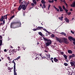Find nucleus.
<instances>
[{"label":"nucleus","mask_w":75,"mask_h":75,"mask_svg":"<svg viewBox=\"0 0 75 75\" xmlns=\"http://www.w3.org/2000/svg\"><path fill=\"white\" fill-rule=\"evenodd\" d=\"M70 6L73 7H75V1L73 2L72 4L70 5Z\"/></svg>","instance_id":"9d476101"},{"label":"nucleus","mask_w":75,"mask_h":75,"mask_svg":"<svg viewBox=\"0 0 75 75\" xmlns=\"http://www.w3.org/2000/svg\"><path fill=\"white\" fill-rule=\"evenodd\" d=\"M70 64H71V66H74L75 65L74 64V63L72 62H70Z\"/></svg>","instance_id":"b1692460"},{"label":"nucleus","mask_w":75,"mask_h":75,"mask_svg":"<svg viewBox=\"0 0 75 75\" xmlns=\"http://www.w3.org/2000/svg\"><path fill=\"white\" fill-rule=\"evenodd\" d=\"M4 19H6V20H7V15H5L4 16H2V17H1V18H0V21L1 22L3 21L4 23V21H5Z\"/></svg>","instance_id":"7ed1b4c3"},{"label":"nucleus","mask_w":75,"mask_h":75,"mask_svg":"<svg viewBox=\"0 0 75 75\" xmlns=\"http://www.w3.org/2000/svg\"><path fill=\"white\" fill-rule=\"evenodd\" d=\"M43 6L44 8H45V7H46V6H45V4H43Z\"/></svg>","instance_id":"58836bf2"},{"label":"nucleus","mask_w":75,"mask_h":75,"mask_svg":"<svg viewBox=\"0 0 75 75\" xmlns=\"http://www.w3.org/2000/svg\"><path fill=\"white\" fill-rule=\"evenodd\" d=\"M44 28L38 26L37 28V30H41V29Z\"/></svg>","instance_id":"9b49d317"},{"label":"nucleus","mask_w":75,"mask_h":75,"mask_svg":"<svg viewBox=\"0 0 75 75\" xmlns=\"http://www.w3.org/2000/svg\"><path fill=\"white\" fill-rule=\"evenodd\" d=\"M22 4H23V2H21V4H20L19 7L18 8V10L19 11H20V10H21V8L22 9Z\"/></svg>","instance_id":"0eeeda50"},{"label":"nucleus","mask_w":75,"mask_h":75,"mask_svg":"<svg viewBox=\"0 0 75 75\" xmlns=\"http://www.w3.org/2000/svg\"><path fill=\"white\" fill-rule=\"evenodd\" d=\"M9 53H11V52H12V50L11 49L9 50Z\"/></svg>","instance_id":"2f4dec72"},{"label":"nucleus","mask_w":75,"mask_h":75,"mask_svg":"<svg viewBox=\"0 0 75 75\" xmlns=\"http://www.w3.org/2000/svg\"><path fill=\"white\" fill-rule=\"evenodd\" d=\"M40 44V43H39V42H38L37 43V45H38V44Z\"/></svg>","instance_id":"338daca9"},{"label":"nucleus","mask_w":75,"mask_h":75,"mask_svg":"<svg viewBox=\"0 0 75 75\" xmlns=\"http://www.w3.org/2000/svg\"><path fill=\"white\" fill-rule=\"evenodd\" d=\"M31 6H34V4L33 3H32L31 4Z\"/></svg>","instance_id":"c03bdc74"},{"label":"nucleus","mask_w":75,"mask_h":75,"mask_svg":"<svg viewBox=\"0 0 75 75\" xmlns=\"http://www.w3.org/2000/svg\"><path fill=\"white\" fill-rule=\"evenodd\" d=\"M67 52L69 54H72V51L71 50H68Z\"/></svg>","instance_id":"ddd939ff"},{"label":"nucleus","mask_w":75,"mask_h":75,"mask_svg":"<svg viewBox=\"0 0 75 75\" xmlns=\"http://www.w3.org/2000/svg\"><path fill=\"white\" fill-rule=\"evenodd\" d=\"M64 10H65L66 13H67V12H68V10L66 9H64Z\"/></svg>","instance_id":"49530a36"},{"label":"nucleus","mask_w":75,"mask_h":75,"mask_svg":"<svg viewBox=\"0 0 75 75\" xmlns=\"http://www.w3.org/2000/svg\"><path fill=\"white\" fill-rule=\"evenodd\" d=\"M23 1V4H25H25H26L27 3L26 1Z\"/></svg>","instance_id":"aec40b11"},{"label":"nucleus","mask_w":75,"mask_h":75,"mask_svg":"<svg viewBox=\"0 0 75 75\" xmlns=\"http://www.w3.org/2000/svg\"><path fill=\"white\" fill-rule=\"evenodd\" d=\"M71 56L72 58H73V57H75V55L74 54H72V55H71Z\"/></svg>","instance_id":"c85d7f7f"},{"label":"nucleus","mask_w":75,"mask_h":75,"mask_svg":"<svg viewBox=\"0 0 75 75\" xmlns=\"http://www.w3.org/2000/svg\"><path fill=\"white\" fill-rule=\"evenodd\" d=\"M42 58H46V57H45V56L43 57Z\"/></svg>","instance_id":"e2e57ef3"},{"label":"nucleus","mask_w":75,"mask_h":75,"mask_svg":"<svg viewBox=\"0 0 75 75\" xmlns=\"http://www.w3.org/2000/svg\"><path fill=\"white\" fill-rule=\"evenodd\" d=\"M64 18V17L63 16H62L61 17H59L58 18L59 19V20H60L61 21H62L63 20V18Z\"/></svg>","instance_id":"f3484780"},{"label":"nucleus","mask_w":75,"mask_h":75,"mask_svg":"<svg viewBox=\"0 0 75 75\" xmlns=\"http://www.w3.org/2000/svg\"><path fill=\"white\" fill-rule=\"evenodd\" d=\"M59 9L60 11H63V9H62V8H61V7L60 6H59Z\"/></svg>","instance_id":"a211bd4d"},{"label":"nucleus","mask_w":75,"mask_h":75,"mask_svg":"<svg viewBox=\"0 0 75 75\" xmlns=\"http://www.w3.org/2000/svg\"><path fill=\"white\" fill-rule=\"evenodd\" d=\"M64 65L65 66H68V64L67 63H64Z\"/></svg>","instance_id":"e433bc0d"},{"label":"nucleus","mask_w":75,"mask_h":75,"mask_svg":"<svg viewBox=\"0 0 75 75\" xmlns=\"http://www.w3.org/2000/svg\"><path fill=\"white\" fill-rule=\"evenodd\" d=\"M3 23H1L0 24V25H4V24H5V21H4V23L3 22Z\"/></svg>","instance_id":"bb28decb"},{"label":"nucleus","mask_w":75,"mask_h":75,"mask_svg":"<svg viewBox=\"0 0 75 75\" xmlns=\"http://www.w3.org/2000/svg\"><path fill=\"white\" fill-rule=\"evenodd\" d=\"M64 57V58H65V59H67V56L66 55L64 54L63 55Z\"/></svg>","instance_id":"4be33fe9"},{"label":"nucleus","mask_w":75,"mask_h":75,"mask_svg":"<svg viewBox=\"0 0 75 75\" xmlns=\"http://www.w3.org/2000/svg\"><path fill=\"white\" fill-rule=\"evenodd\" d=\"M42 37L45 40V41L47 42L46 43V47H48V46H50V45H51V44H52V41H51V40L48 39L47 38H44L43 37Z\"/></svg>","instance_id":"f257e3e1"},{"label":"nucleus","mask_w":75,"mask_h":75,"mask_svg":"<svg viewBox=\"0 0 75 75\" xmlns=\"http://www.w3.org/2000/svg\"><path fill=\"white\" fill-rule=\"evenodd\" d=\"M2 45V40H0V46Z\"/></svg>","instance_id":"393cba45"},{"label":"nucleus","mask_w":75,"mask_h":75,"mask_svg":"<svg viewBox=\"0 0 75 75\" xmlns=\"http://www.w3.org/2000/svg\"><path fill=\"white\" fill-rule=\"evenodd\" d=\"M65 20L66 23H69V19L67 18H65Z\"/></svg>","instance_id":"dca6fc26"},{"label":"nucleus","mask_w":75,"mask_h":75,"mask_svg":"<svg viewBox=\"0 0 75 75\" xmlns=\"http://www.w3.org/2000/svg\"><path fill=\"white\" fill-rule=\"evenodd\" d=\"M54 61L55 62H57L58 61V59H57L56 57H54Z\"/></svg>","instance_id":"f8f14e48"},{"label":"nucleus","mask_w":75,"mask_h":75,"mask_svg":"<svg viewBox=\"0 0 75 75\" xmlns=\"http://www.w3.org/2000/svg\"><path fill=\"white\" fill-rule=\"evenodd\" d=\"M21 57L20 56H19L18 57H17V59H20V57Z\"/></svg>","instance_id":"de8ad7c7"},{"label":"nucleus","mask_w":75,"mask_h":75,"mask_svg":"<svg viewBox=\"0 0 75 75\" xmlns=\"http://www.w3.org/2000/svg\"><path fill=\"white\" fill-rule=\"evenodd\" d=\"M62 7H63V8L64 9V10H65V6H64L63 5L62 6Z\"/></svg>","instance_id":"ea45409f"},{"label":"nucleus","mask_w":75,"mask_h":75,"mask_svg":"<svg viewBox=\"0 0 75 75\" xmlns=\"http://www.w3.org/2000/svg\"><path fill=\"white\" fill-rule=\"evenodd\" d=\"M13 69V67L10 68V70H11V69Z\"/></svg>","instance_id":"4d7b16f0"},{"label":"nucleus","mask_w":75,"mask_h":75,"mask_svg":"<svg viewBox=\"0 0 75 75\" xmlns=\"http://www.w3.org/2000/svg\"><path fill=\"white\" fill-rule=\"evenodd\" d=\"M66 61L67 62H68V61H69V60H68V59L66 60Z\"/></svg>","instance_id":"680f3d73"},{"label":"nucleus","mask_w":75,"mask_h":75,"mask_svg":"<svg viewBox=\"0 0 75 75\" xmlns=\"http://www.w3.org/2000/svg\"><path fill=\"white\" fill-rule=\"evenodd\" d=\"M72 58V56L71 55H69V59H71V58Z\"/></svg>","instance_id":"7c9ffc66"},{"label":"nucleus","mask_w":75,"mask_h":75,"mask_svg":"<svg viewBox=\"0 0 75 75\" xmlns=\"http://www.w3.org/2000/svg\"><path fill=\"white\" fill-rule=\"evenodd\" d=\"M63 1H63L64 3V4L66 3V1H65L64 0H63Z\"/></svg>","instance_id":"864d4df0"},{"label":"nucleus","mask_w":75,"mask_h":75,"mask_svg":"<svg viewBox=\"0 0 75 75\" xmlns=\"http://www.w3.org/2000/svg\"><path fill=\"white\" fill-rule=\"evenodd\" d=\"M68 38L69 40L70 41H72L71 40H72V41H75V39L73 38L71 36H69V37Z\"/></svg>","instance_id":"6e6552de"},{"label":"nucleus","mask_w":75,"mask_h":75,"mask_svg":"<svg viewBox=\"0 0 75 75\" xmlns=\"http://www.w3.org/2000/svg\"><path fill=\"white\" fill-rule=\"evenodd\" d=\"M63 42H64L65 44H68V40L65 38H63Z\"/></svg>","instance_id":"39448f33"},{"label":"nucleus","mask_w":75,"mask_h":75,"mask_svg":"<svg viewBox=\"0 0 75 75\" xmlns=\"http://www.w3.org/2000/svg\"><path fill=\"white\" fill-rule=\"evenodd\" d=\"M33 30L34 31H37V28L36 29H33Z\"/></svg>","instance_id":"a18cd8bd"},{"label":"nucleus","mask_w":75,"mask_h":75,"mask_svg":"<svg viewBox=\"0 0 75 75\" xmlns=\"http://www.w3.org/2000/svg\"><path fill=\"white\" fill-rule=\"evenodd\" d=\"M7 65H8L7 63L6 64L5 66H6V67H7Z\"/></svg>","instance_id":"774afa93"},{"label":"nucleus","mask_w":75,"mask_h":75,"mask_svg":"<svg viewBox=\"0 0 75 75\" xmlns=\"http://www.w3.org/2000/svg\"><path fill=\"white\" fill-rule=\"evenodd\" d=\"M16 60H18V59H17V58H16L15 59L13 60V63L14 64V62L15 64V66H16V63H15V62H14V60L16 61Z\"/></svg>","instance_id":"cd10ccee"},{"label":"nucleus","mask_w":75,"mask_h":75,"mask_svg":"<svg viewBox=\"0 0 75 75\" xmlns=\"http://www.w3.org/2000/svg\"><path fill=\"white\" fill-rule=\"evenodd\" d=\"M22 1V0H19V4H21V1Z\"/></svg>","instance_id":"c756f323"},{"label":"nucleus","mask_w":75,"mask_h":75,"mask_svg":"<svg viewBox=\"0 0 75 75\" xmlns=\"http://www.w3.org/2000/svg\"><path fill=\"white\" fill-rule=\"evenodd\" d=\"M61 54H62V55H64V52H61V51L60 52Z\"/></svg>","instance_id":"473e14b6"},{"label":"nucleus","mask_w":75,"mask_h":75,"mask_svg":"<svg viewBox=\"0 0 75 75\" xmlns=\"http://www.w3.org/2000/svg\"><path fill=\"white\" fill-rule=\"evenodd\" d=\"M41 2L42 4H45V1L44 0H42L41 1Z\"/></svg>","instance_id":"412c9836"},{"label":"nucleus","mask_w":75,"mask_h":75,"mask_svg":"<svg viewBox=\"0 0 75 75\" xmlns=\"http://www.w3.org/2000/svg\"><path fill=\"white\" fill-rule=\"evenodd\" d=\"M51 37H52L54 38V37H55V36L54 35V34H52L51 35Z\"/></svg>","instance_id":"72a5a7b5"},{"label":"nucleus","mask_w":75,"mask_h":75,"mask_svg":"<svg viewBox=\"0 0 75 75\" xmlns=\"http://www.w3.org/2000/svg\"><path fill=\"white\" fill-rule=\"evenodd\" d=\"M63 35H64V36H66V33H64Z\"/></svg>","instance_id":"052dcab7"},{"label":"nucleus","mask_w":75,"mask_h":75,"mask_svg":"<svg viewBox=\"0 0 75 75\" xmlns=\"http://www.w3.org/2000/svg\"><path fill=\"white\" fill-rule=\"evenodd\" d=\"M2 38H3V37H2V36L0 35V39L1 40Z\"/></svg>","instance_id":"3c124183"},{"label":"nucleus","mask_w":75,"mask_h":75,"mask_svg":"<svg viewBox=\"0 0 75 75\" xmlns=\"http://www.w3.org/2000/svg\"><path fill=\"white\" fill-rule=\"evenodd\" d=\"M14 11H15V9L13 10L12 11V14H14Z\"/></svg>","instance_id":"79ce46f5"},{"label":"nucleus","mask_w":75,"mask_h":75,"mask_svg":"<svg viewBox=\"0 0 75 75\" xmlns=\"http://www.w3.org/2000/svg\"><path fill=\"white\" fill-rule=\"evenodd\" d=\"M22 8L23 10H25L27 8L25 7V5L22 4Z\"/></svg>","instance_id":"1a4fd4ad"},{"label":"nucleus","mask_w":75,"mask_h":75,"mask_svg":"<svg viewBox=\"0 0 75 75\" xmlns=\"http://www.w3.org/2000/svg\"><path fill=\"white\" fill-rule=\"evenodd\" d=\"M48 35H49V34H48V33H46V36H47Z\"/></svg>","instance_id":"0e129e2a"},{"label":"nucleus","mask_w":75,"mask_h":75,"mask_svg":"<svg viewBox=\"0 0 75 75\" xmlns=\"http://www.w3.org/2000/svg\"><path fill=\"white\" fill-rule=\"evenodd\" d=\"M71 33H72V34H74V32L72 31L71 30Z\"/></svg>","instance_id":"5fc2aeb1"},{"label":"nucleus","mask_w":75,"mask_h":75,"mask_svg":"<svg viewBox=\"0 0 75 75\" xmlns=\"http://www.w3.org/2000/svg\"><path fill=\"white\" fill-rule=\"evenodd\" d=\"M46 32L47 33H48V34H50V33L49 32H48L47 30Z\"/></svg>","instance_id":"13d9d810"},{"label":"nucleus","mask_w":75,"mask_h":75,"mask_svg":"<svg viewBox=\"0 0 75 75\" xmlns=\"http://www.w3.org/2000/svg\"><path fill=\"white\" fill-rule=\"evenodd\" d=\"M14 75H17V73H16V64L14 62Z\"/></svg>","instance_id":"423d86ee"},{"label":"nucleus","mask_w":75,"mask_h":75,"mask_svg":"<svg viewBox=\"0 0 75 75\" xmlns=\"http://www.w3.org/2000/svg\"><path fill=\"white\" fill-rule=\"evenodd\" d=\"M4 52H6V51H7V50H6V49H5V50H4Z\"/></svg>","instance_id":"69168bd1"},{"label":"nucleus","mask_w":75,"mask_h":75,"mask_svg":"<svg viewBox=\"0 0 75 75\" xmlns=\"http://www.w3.org/2000/svg\"><path fill=\"white\" fill-rule=\"evenodd\" d=\"M55 10H57V11H59V9H58V8H56L55 9Z\"/></svg>","instance_id":"a19ab883"},{"label":"nucleus","mask_w":75,"mask_h":75,"mask_svg":"<svg viewBox=\"0 0 75 75\" xmlns=\"http://www.w3.org/2000/svg\"><path fill=\"white\" fill-rule=\"evenodd\" d=\"M36 58L37 59V58H38V59L39 60H41V58H40V57H39L38 58V57H36Z\"/></svg>","instance_id":"c9c22d12"},{"label":"nucleus","mask_w":75,"mask_h":75,"mask_svg":"<svg viewBox=\"0 0 75 75\" xmlns=\"http://www.w3.org/2000/svg\"><path fill=\"white\" fill-rule=\"evenodd\" d=\"M48 2L50 3H54V1L53 0H52V1H48Z\"/></svg>","instance_id":"a878e982"},{"label":"nucleus","mask_w":75,"mask_h":75,"mask_svg":"<svg viewBox=\"0 0 75 75\" xmlns=\"http://www.w3.org/2000/svg\"><path fill=\"white\" fill-rule=\"evenodd\" d=\"M7 58H8V61H10V57H8Z\"/></svg>","instance_id":"f704fd0d"},{"label":"nucleus","mask_w":75,"mask_h":75,"mask_svg":"<svg viewBox=\"0 0 75 75\" xmlns=\"http://www.w3.org/2000/svg\"><path fill=\"white\" fill-rule=\"evenodd\" d=\"M9 47L10 48H13V47H12V46H11V45H10Z\"/></svg>","instance_id":"6e6d98bb"},{"label":"nucleus","mask_w":75,"mask_h":75,"mask_svg":"<svg viewBox=\"0 0 75 75\" xmlns=\"http://www.w3.org/2000/svg\"><path fill=\"white\" fill-rule=\"evenodd\" d=\"M71 14V12H70L69 13H68V14L69 16V15H70Z\"/></svg>","instance_id":"8fccbe9b"},{"label":"nucleus","mask_w":75,"mask_h":75,"mask_svg":"<svg viewBox=\"0 0 75 75\" xmlns=\"http://www.w3.org/2000/svg\"><path fill=\"white\" fill-rule=\"evenodd\" d=\"M65 4L66 5V6H67V7L68 6V4H67V3H66L65 4Z\"/></svg>","instance_id":"603ef678"},{"label":"nucleus","mask_w":75,"mask_h":75,"mask_svg":"<svg viewBox=\"0 0 75 75\" xmlns=\"http://www.w3.org/2000/svg\"><path fill=\"white\" fill-rule=\"evenodd\" d=\"M38 34L39 35H40L41 36H42V35H42V33H41V32H39L38 33Z\"/></svg>","instance_id":"5701e85b"},{"label":"nucleus","mask_w":75,"mask_h":75,"mask_svg":"<svg viewBox=\"0 0 75 75\" xmlns=\"http://www.w3.org/2000/svg\"><path fill=\"white\" fill-rule=\"evenodd\" d=\"M64 32H62L61 33V34H62V35H64Z\"/></svg>","instance_id":"bf43d9fd"},{"label":"nucleus","mask_w":75,"mask_h":75,"mask_svg":"<svg viewBox=\"0 0 75 75\" xmlns=\"http://www.w3.org/2000/svg\"><path fill=\"white\" fill-rule=\"evenodd\" d=\"M55 38L57 41H58V42H59L60 43H62V42H64L63 41V38H59L56 37H55Z\"/></svg>","instance_id":"20e7f679"},{"label":"nucleus","mask_w":75,"mask_h":75,"mask_svg":"<svg viewBox=\"0 0 75 75\" xmlns=\"http://www.w3.org/2000/svg\"><path fill=\"white\" fill-rule=\"evenodd\" d=\"M33 3H34L35 5L34 6H35V5L37 4V2H36V1H35V0H33Z\"/></svg>","instance_id":"2eb2a0df"},{"label":"nucleus","mask_w":75,"mask_h":75,"mask_svg":"<svg viewBox=\"0 0 75 75\" xmlns=\"http://www.w3.org/2000/svg\"><path fill=\"white\" fill-rule=\"evenodd\" d=\"M19 24V27H21V22H13L11 23L10 27L11 28H13V26L14 25H16V24Z\"/></svg>","instance_id":"f03ea898"},{"label":"nucleus","mask_w":75,"mask_h":75,"mask_svg":"<svg viewBox=\"0 0 75 75\" xmlns=\"http://www.w3.org/2000/svg\"><path fill=\"white\" fill-rule=\"evenodd\" d=\"M47 58H50V55H47Z\"/></svg>","instance_id":"4c0bfd02"},{"label":"nucleus","mask_w":75,"mask_h":75,"mask_svg":"<svg viewBox=\"0 0 75 75\" xmlns=\"http://www.w3.org/2000/svg\"><path fill=\"white\" fill-rule=\"evenodd\" d=\"M42 30H44V31H47V29H45L44 28H42Z\"/></svg>","instance_id":"37998d69"},{"label":"nucleus","mask_w":75,"mask_h":75,"mask_svg":"<svg viewBox=\"0 0 75 75\" xmlns=\"http://www.w3.org/2000/svg\"><path fill=\"white\" fill-rule=\"evenodd\" d=\"M14 17V15H13V16H12L10 18V19H9V21H10L11 20H12L13 18Z\"/></svg>","instance_id":"6ab92c4d"},{"label":"nucleus","mask_w":75,"mask_h":75,"mask_svg":"<svg viewBox=\"0 0 75 75\" xmlns=\"http://www.w3.org/2000/svg\"><path fill=\"white\" fill-rule=\"evenodd\" d=\"M51 7V5H48V9L49 10L50 9V7Z\"/></svg>","instance_id":"09e8293b"},{"label":"nucleus","mask_w":75,"mask_h":75,"mask_svg":"<svg viewBox=\"0 0 75 75\" xmlns=\"http://www.w3.org/2000/svg\"><path fill=\"white\" fill-rule=\"evenodd\" d=\"M17 51H15V50L13 49L12 50V54L13 55L14 54V52L16 53Z\"/></svg>","instance_id":"4468645a"}]
</instances>
